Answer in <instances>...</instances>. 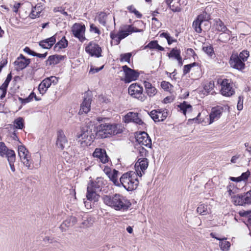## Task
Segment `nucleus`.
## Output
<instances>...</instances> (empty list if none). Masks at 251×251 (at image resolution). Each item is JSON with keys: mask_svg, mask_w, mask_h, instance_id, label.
I'll use <instances>...</instances> for the list:
<instances>
[{"mask_svg": "<svg viewBox=\"0 0 251 251\" xmlns=\"http://www.w3.org/2000/svg\"><path fill=\"white\" fill-rule=\"evenodd\" d=\"M102 200L105 204L116 211H126L131 205V203L129 200L119 194L104 195L102 197Z\"/></svg>", "mask_w": 251, "mask_h": 251, "instance_id": "obj_1", "label": "nucleus"}, {"mask_svg": "<svg viewBox=\"0 0 251 251\" xmlns=\"http://www.w3.org/2000/svg\"><path fill=\"white\" fill-rule=\"evenodd\" d=\"M137 176H142L141 171L137 170V173L130 171L124 174L120 178V185L128 191L135 190L139 184Z\"/></svg>", "mask_w": 251, "mask_h": 251, "instance_id": "obj_2", "label": "nucleus"}, {"mask_svg": "<svg viewBox=\"0 0 251 251\" xmlns=\"http://www.w3.org/2000/svg\"><path fill=\"white\" fill-rule=\"evenodd\" d=\"M120 126L117 124H102L97 126L96 136L97 138H106L122 132Z\"/></svg>", "mask_w": 251, "mask_h": 251, "instance_id": "obj_3", "label": "nucleus"}, {"mask_svg": "<svg viewBox=\"0 0 251 251\" xmlns=\"http://www.w3.org/2000/svg\"><path fill=\"white\" fill-rule=\"evenodd\" d=\"M231 201L235 205L247 206L251 204V190L231 197Z\"/></svg>", "mask_w": 251, "mask_h": 251, "instance_id": "obj_4", "label": "nucleus"}, {"mask_svg": "<svg viewBox=\"0 0 251 251\" xmlns=\"http://www.w3.org/2000/svg\"><path fill=\"white\" fill-rule=\"evenodd\" d=\"M91 132V130L87 126H83L81 128L80 133L77 135V139L81 146H87L91 144L92 139Z\"/></svg>", "mask_w": 251, "mask_h": 251, "instance_id": "obj_5", "label": "nucleus"}, {"mask_svg": "<svg viewBox=\"0 0 251 251\" xmlns=\"http://www.w3.org/2000/svg\"><path fill=\"white\" fill-rule=\"evenodd\" d=\"M143 87L137 83L131 84L128 88V94L141 101L147 99V97L143 93Z\"/></svg>", "mask_w": 251, "mask_h": 251, "instance_id": "obj_6", "label": "nucleus"}, {"mask_svg": "<svg viewBox=\"0 0 251 251\" xmlns=\"http://www.w3.org/2000/svg\"><path fill=\"white\" fill-rule=\"evenodd\" d=\"M18 155L24 165L29 169L32 163L31 160L29 152L25 146L21 145L18 147Z\"/></svg>", "mask_w": 251, "mask_h": 251, "instance_id": "obj_7", "label": "nucleus"}, {"mask_svg": "<svg viewBox=\"0 0 251 251\" xmlns=\"http://www.w3.org/2000/svg\"><path fill=\"white\" fill-rule=\"evenodd\" d=\"M122 69L125 75L124 81L126 83H129L132 81L135 80L139 76V73L137 71L131 69L127 65L123 66Z\"/></svg>", "mask_w": 251, "mask_h": 251, "instance_id": "obj_8", "label": "nucleus"}, {"mask_svg": "<svg viewBox=\"0 0 251 251\" xmlns=\"http://www.w3.org/2000/svg\"><path fill=\"white\" fill-rule=\"evenodd\" d=\"M209 19L210 15L205 12H203L198 15L193 23V27L195 31L197 33H201L202 31L201 25L202 23L208 21Z\"/></svg>", "mask_w": 251, "mask_h": 251, "instance_id": "obj_9", "label": "nucleus"}, {"mask_svg": "<svg viewBox=\"0 0 251 251\" xmlns=\"http://www.w3.org/2000/svg\"><path fill=\"white\" fill-rule=\"evenodd\" d=\"M56 146L57 148L61 150L69 147L68 141L64 131L62 130H59L57 132Z\"/></svg>", "mask_w": 251, "mask_h": 251, "instance_id": "obj_10", "label": "nucleus"}, {"mask_svg": "<svg viewBox=\"0 0 251 251\" xmlns=\"http://www.w3.org/2000/svg\"><path fill=\"white\" fill-rule=\"evenodd\" d=\"M136 140L140 146L151 147V140L149 135L145 131L141 132L136 136Z\"/></svg>", "mask_w": 251, "mask_h": 251, "instance_id": "obj_11", "label": "nucleus"}, {"mask_svg": "<svg viewBox=\"0 0 251 251\" xmlns=\"http://www.w3.org/2000/svg\"><path fill=\"white\" fill-rule=\"evenodd\" d=\"M85 30V27L84 25L77 23L75 24L72 28V31L74 36L78 38L81 42L85 39L84 36Z\"/></svg>", "mask_w": 251, "mask_h": 251, "instance_id": "obj_12", "label": "nucleus"}, {"mask_svg": "<svg viewBox=\"0 0 251 251\" xmlns=\"http://www.w3.org/2000/svg\"><path fill=\"white\" fill-rule=\"evenodd\" d=\"M221 92L223 96L230 97L235 93L232 85L230 84L228 79H224L221 84Z\"/></svg>", "mask_w": 251, "mask_h": 251, "instance_id": "obj_13", "label": "nucleus"}, {"mask_svg": "<svg viewBox=\"0 0 251 251\" xmlns=\"http://www.w3.org/2000/svg\"><path fill=\"white\" fill-rule=\"evenodd\" d=\"M148 114L155 122L163 121L168 115L166 110L161 111L159 109L152 110Z\"/></svg>", "mask_w": 251, "mask_h": 251, "instance_id": "obj_14", "label": "nucleus"}, {"mask_svg": "<svg viewBox=\"0 0 251 251\" xmlns=\"http://www.w3.org/2000/svg\"><path fill=\"white\" fill-rule=\"evenodd\" d=\"M30 63V59L26 58L23 54H21L15 61L14 64L15 69L17 71H21L25 68Z\"/></svg>", "mask_w": 251, "mask_h": 251, "instance_id": "obj_15", "label": "nucleus"}, {"mask_svg": "<svg viewBox=\"0 0 251 251\" xmlns=\"http://www.w3.org/2000/svg\"><path fill=\"white\" fill-rule=\"evenodd\" d=\"M85 51L91 56L97 57L101 56V49L99 45L90 43L85 48Z\"/></svg>", "mask_w": 251, "mask_h": 251, "instance_id": "obj_16", "label": "nucleus"}, {"mask_svg": "<svg viewBox=\"0 0 251 251\" xmlns=\"http://www.w3.org/2000/svg\"><path fill=\"white\" fill-rule=\"evenodd\" d=\"M93 156L103 164L108 162L109 159L105 150L101 148H96L93 153Z\"/></svg>", "mask_w": 251, "mask_h": 251, "instance_id": "obj_17", "label": "nucleus"}, {"mask_svg": "<svg viewBox=\"0 0 251 251\" xmlns=\"http://www.w3.org/2000/svg\"><path fill=\"white\" fill-rule=\"evenodd\" d=\"M229 63L233 68L236 69L241 70L245 68V63L243 62L238 57V54H233L231 55Z\"/></svg>", "mask_w": 251, "mask_h": 251, "instance_id": "obj_18", "label": "nucleus"}, {"mask_svg": "<svg viewBox=\"0 0 251 251\" xmlns=\"http://www.w3.org/2000/svg\"><path fill=\"white\" fill-rule=\"evenodd\" d=\"M223 110L224 108L221 106H218L212 108L211 112L209 115V124H211L215 121L218 120L221 117Z\"/></svg>", "mask_w": 251, "mask_h": 251, "instance_id": "obj_19", "label": "nucleus"}, {"mask_svg": "<svg viewBox=\"0 0 251 251\" xmlns=\"http://www.w3.org/2000/svg\"><path fill=\"white\" fill-rule=\"evenodd\" d=\"M103 185V178L100 177L97 178L94 181H91V182L88 183L87 187L96 191L100 192L101 191Z\"/></svg>", "mask_w": 251, "mask_h": 251, "instance_id": "obj_20", "label": "nucleus"}, {"mask_svg": "<svg viewBox=\"0 0 251 251\" xmlns=\"http://www.w3.org/2000/svg\"><path fill=\"white\" fill-rule=\"evenodd\" d=\"M125 118L127 122H133L139 125L144 124L138 113L129 112L126 115Z\"/></svg>", "mask_w": 251, "mask_h": 251, "instance_id": "obj_21", "label": "nucleus"}, {"mask_svg": "<svg viewBox=\"0 0 251 251\" xmlns=\"http://www.w3.org/2000/svg\"><path fill=\"white\" fill-rule=\"evenodd\" d=\"M55 35H53L49 38L40 41L39 45L43 49H50L55 43Z\"/></svg>", "mask_w": 251, "mask_h": 251, "instance_id": "obj_22", "label": "nucleus"}, {"mask_svg": "<svg viewBox=\"0 0 251 251\" xmlns=\"http://www.w3.org/2000/svg\"><path fill=\"white\" fill-rule=\"evenodd\" d=\"M91 99L89 97H84L83 101L81 104L80 108L79 111V114L87 113L90 110Z\"/></svg>", "mask_w": 251, "mask_h": 251, "instance_id": "obj_23", "label": "nucleus"}, {"mask_svg": "<svg viewBox=\"0 0 251 251\" xmlns=\"http://www.w3.org/2000/svg\"><path fill=\"white\" fill-rule=\"evenodd\" d=\"M148 166L149 161L147 158H139L135 165V168H137L136 171L137 172V170L141 171L144 173Z\"/></svg>", "mask_w": 251, "mask_h": 251, "instance_id": "obj_24", "label": "nucleus"}, {"mask_svg": "<svg viewBox=\"0 0 251 251\" xmlns=\"http://www.w3.org/2000/svg\"><path fill=\"white\" fill-rule=\"evenodd\" d=\"M77 222V219L75 217H70L65 220L60 225V228L61 231H65L69 227L72 226Z\"/></svg>", "mask_w": 251, "mask_h": 251, "instance_id": "obj_25", "label": "nucleus"}, {"mask_svg": "<svg viewBox=\"0 0 251 251\" xmlns=\"http://www.w3.org/2000/svg\"><path fill=\"white\" fill-rule=\"evenodd\" d=\"M65 56L59 54H55L50 56L48 59L46 61L47 65H55L60 62V61L64 60Z\"/></svg>", "mask_w": 251, "mask_h": 251, "instance_id": "obj_26", "label": "nucleus"}, {"mask_svg": "<svg viewBox=\"0 0 251 251\" xmlns=\"http://www.w3.org/2000/svg\"><path fill=\"white\" fill-rule=\"evenodd\" d=\"M98 192V191L87 187L86 194L87 200L93 201L94 202L98 201L100 196L97 194Z\"/></svg>", "mask_w": 251, "mask_h": 251, "instance_id": "obj_27", "label": "nucleus"}, {"mask_svg": "<svg viewBox=\"0 0 251 251\" xmlns=\"http://www.w3.org/2000/svg\"><path fill=\"white\" fill-rule=\"evenodd\" d=\"M144 84L146 93L150 97L154 96L157 93L156 89L150 82L145 81Z\"/></svg>", "mask_w": 251, "mask_h": 251, "instance_id": "obj_28", "label": "nucleus"}, {"mask_svg": "<svg viewBox=\"0 0 251 251\" xmlns=\"http://www.w3.org/2000/svg\"><path fill=\"white\" fill-rule=\"evenodd\" d=\"M214 21L215 23L214 24V26L217 31L225 32L229 30L220 19H216Z\"/></svg>", "mask_w": 251, "mask_h": 251, "instance_id": "obj_29", "label": "nucleus"}, {"mask_svg": "<svg viewBox=\"0 0 251 251\" xmlns=\"http://www.w3.org/2000/svg\"><path fill=\"white\" fill-rule=\"evenodd\" d=\"M130 34L128 28L126 27V25H124L118 32V44L120 43L121 40L124 39Z\"/></svg>", "mask_w": 251, "mask_h": 251, "instance_id": "obj_30", "label": "nucleus"}, {"mask_svg": "<svg viewBox=\"0 0 251 251\" xmlns=\"http://www.w3.org/2000/svg\"><path fill=\"white\" fill-rule=\"evenodd\" d=\"M68 46V41L66 39L65 37L58 41L54 46L53 49L55 51H59L60 49L65 48Z\"/></svg>", "mask_w": 251, "mask_h": 251, "instance_id": "obj_31", "label": "nucleus"}, {"mask_svg": "<svg viewBox=\"0 0 251 251\" xmlns=\"http://www.w3.org/2000/svg\"><path fill=\"white\" fill-rule=\"evenodd\" d=\"M43 10V7L42 5H35L32 7L31 12L29 15L32 19H35L37 17H39V15Z\"/></svg>", "mask_w": 251, "mask_h": 251, "instance_id": "obj_32", "label": "nucleus"}, {"mask_svg": "<svg viewBox=\"0 0 251 251\" xmlns=\"http://www.w3.org/2000/svg\"><path fill=\"white\" fill-rule=\"evenodd\" d=\"M119 172L115 169H113V171L111 172L107 176L111 180L114 185L120 186V183L119 182L118 180V174Z\"/></svg>", "mask_w": 251, "mask_h": 251, "instance_id": "obj_33", "label": "nucleus"}, {"mask_svg": "<svg viewBox=\"0 0 251 251\" xmlns=\"http://www.w3.org/2000/svg\"><path fill=\"white\" fill-rule=\"evenodd\" d=\"M202 50L211 58H213L215 56L214 49L211 45L209 44L206 45V46H203L202 47Z\"/></svg>", "mask_w": 251, "mask_h": 251, "instance_id": "obj_34", "label": "nucleus"}, {"mask_svg": "<svg viewBox=\"0 0 251 251\" xmlns=\"http://www.w3.org/2000/svg\"><path fill=\"white\" fill-rule=\"evenodd\" d=\"M231 31L229 30L219 34L218 40L222 43H226L230 39Z\"/></svg>", "mask_w": 251, "mask_h": 251, "instance_id": "obj_35", "label": "nucleus"}, {"mask_svg": "<svg viewBox=\"0 0 251 251\" xmlns=\"http://www.w3.org/2000/svg\"><path fill=\"white\" fill-rule=\"evenodd\" d=\"M178 107L184 115H186L187 112H191L192 110V106L186 101H183L180 103Z\"/></svg>", "mask_w": 251, "mask_h": 251, "instance_id": "obj_36", "label": "nucleus"}, {"mask_svg": "<svg viewBox=\"0 0 251 251\" xmlns=\"http://www.w3.org/2000/svg\"><path fill=\"white\" fill-rule=\"evenodd\" d=\"M169 58H174L176 60L180 59V50L176 48H173L169 53H168Z\"/></svg>", "mask_w": 251, "mask_h": 251, "instance_id": "obj_37", "label": "nucleus"}, {"mask_svg": "<svg viewBox=\"0 0 251 251\" xmlns=\"http://www.w3.org/2000/svg\"><path fill=\"white\" fill-rule=\"evenodd\" d=\"M4 156H5L7 158L8 162L15 161L16 154L14 151L12 150L9 149L5 153Z\"/></svg>", "mask_w": 251, "mask_h": 251, "instance_id": "obj_38", "label": "nucleus"}, {"mask_svg": "<svg viewBox=\"0 0 251 251\" xmlns=\"http://www.w3.org/2000/svg\"><path fill=\"white\" fill-rule=\"evenodd\" d=\"M207 207V205L201 204L197 208V211L200 214L205 215L208 213Z\"/></svg>", "mask_w": 251, "mask_h": 251, "instance_id": "obj_39", "label": "nucleus"}, {"mask_svg": "<svg viewBox=\"0 0 251 251\" xmlns=\"http://www.w3.org/2000/svg\"><path fill=\"white\" fill-rule=\"evenodd\" d=\"M15 128L18 129H23L24 127V121L23 118L19 117L15 120L14 122Z\"/></svg>", "mask_w": 251, "mask_h": 251, "instance_id": "obj_40", "label": "nucleus"}, {"mask_svg": "<svg viewBox=\"0 0 251 251\" xmlns=\"http://www.w3.org/2000/svg\"><path fill=\"white\" fill-rule=\"evenodd\" d=\"M138 153L141 158H146L149 156V151L142 146L138 147Z\"/></svg>", "mask_w": 251, "mask_h": 251, "instance_id": "obj_41", "label": "nucleus"}, {"mask_svg": "<svg viewBox=\"0 0 251 251\" xmlns=\"http://www.w3.org/2000/svg\"><path fill=\"white\" fill-rule=\"evenodd\" d=\"M34 98L36 100H39L37 98L36 95L34 94V93L32 92L29 96L25 98V99H22L21 98H19V100H21L22 102L23 103H26L27 102H30L33 99V98Z\"/></svg>", "mask_w": 251, "mask_h": 251, "instance_id": "obj_42", "label": "nucleus"}, {"mask_svg": "<svg viewBox=\"0 0 251 251\" xmlns=\"http://www.w3.org/2000/svg\"><path fill=\"white\" fill-rule=\"evenodd\" d=\"M106 17L107 15L105 13L103 12H100L98 16L99 22L103 25H105L106 24Z\"/></svg>", "mask_w": 251, "mask_h": 251, "instance_id": "obj_43", "label": "nucleus"}, {"mask_svg": "<svg viewBox=\"0 0 251 251\" xmlns=\"http://www.w3.org/2000/svg\"><path fill=\"white\" fill-rule=\"evenodd\" d=\"M238 56L239 58L244 63L247 61L249 56V52L247 50H243L240 53L239 55H238Z\"/></svg>", "mask_w": 251, "mask_h": 251, "instance_id": "obj_44", "label": "nucleus"}, {"mask_svg": "<svg viewBox=\"0 0 251 251\" xmlns=\"http://www.w3.org/2000/svg\"><path fill=\"white\" fill-rule=\"evenodd\" d=\"M131 55L132 54L130 52L121 54L120 55V61H126L129 63Z\"/></svg>", "mask_w": 251, "mask_h": 251, "instance_id": "obj_45", "label": "nucleus"}, {"mask_svg": "<svg viewBox=\"0 0 251 251\" xmlns=\"http://www.w3.org/2000/svg\"><path fill=\"white\" fill-rule=\"evenodd\" d=\"M8 85L9 84L4 82V83L0 87V91L1 92V94L0 96L1 99H3L5 97L7 92V88Z\"/></svg>", "mask_w": 251, "mask_h": 251, "instance_id": "obj_46", "label": "nucleus"}, {"mask_svg": "<svg viewBox=\"0 0 251 251\" xmlns=\"http://www.w3.org/2000/svg\"><path fill=\"white\" fill-rule=\"evenodd\" d=\"M9 149L5 146L3 142H0V156L4 157Z\"/></svg>", "mask_w": 251, "mask_h": 251, "instance_id": "obj_47", "label": "nucleus"}, {"mask_svg": "<svg viewBox=\"0 0 251 251\" xmlns=\"http://www.w3.org/2000/svg\"><path fill=\"white\" fill-rule=\"evenodd\" d=\"M127 9L130 12L134 13L137 18H141L142 17V15L133 5L128 6Z\"/></svg>", "mask_w": 251, "mask_h": 251, "instance_id": "obj_48", "label": "nucleus"}, {"mask_svg": "<svg viewBox=\"0 0 251 251\" xmlns=\"http://www.w3.org/2000/svg\"><path fill=\"white\" fill-rule=\"evenodd\" d=\"M230 244L229 242L223 240L220 243V246L223 251L227 250L230 247Z\"/></svg>", "mask_w": 251, "mask_h": 251, "instance_id": "obj_49", "label": "nucleus"}, {"mask_svg": "<svg viewBox=\"0 0 251 251\" xmlns=\"http://www.w3.org/2000/svg\"><path fill=\"white\" fill-rule=\"evenodd\" d=\"M196 64L197 63L196 62H194L191 64L184 65L183 70V75H186L189 73L192 67L196 66Z\"/></svg>", "mask_w": 251, "mask_h": 251, "instance_id": "obj_50", "label": "nucleus"}, {"mask_svg": "<svg viewBox=\"0 0 251 251\" xmlns=\"http://www.w3.org/2000/svg\"><path fill=\"white\" fill-rule=\"evenodd\" d=\"M126 27L128 28L129 31L130 33H132V32H141L144 30L142 29H138L136 27L133 26L131 25H126Z\"/></svg>", "mask_w": 251, "mask_h": 251, "instance_id": "obj_51", "label": "nucleus"}, {"mask_svg": "<svg viewBox=\"0 0 251 251\" xmlns=\"http://www.w3.org/2000/svg\"><path fill=\"white\" fill-rule=\"evenodd\" d=\"M157 43L158 42L156 40L151 41L147 45L145 46L143 49H146L147 48L150 49H155Z\"/></svg>", "mask_w": 251, "mask_h": 251, "instance_id": "obj_52", "label": "nucleus"}, {"mask_svg": "<svg viewBox=\"0 0 251 251\" xmlns=\"http://www.w3.org/2000/svg\"><path fill=\"white\" fill-rule=\"evenodd\" d=\"M93 224V221L91 218H88L87 220H84L81 224V227H88L91 226Z\"/></svg>", "mask_w": 251, "mask_h": 251, "instance_id": "obj_53", "label": "nucleus"}, {"mask_svg": "<svg viewBox=\"0 0 251 251\" xmlns=\"http://www.w3.org/2000/svg\"><path fill=\"white\" fill-rule=\"evenodd\" d=\"M243 100L244 97L243 96H240L238 97V101L237 105V108L238 110H241L243 108Z\"/></svg>", "mask_w": 251, "mask_h": 251, "instance_id": "obj_54", "label": "nucleus"}, {"mask_svg": "<svg viewBox=\"0 0 251 251\" xmlns=\"http://www.w3.org/2000/svg\"><path fill=\"white\" fill-rule=\"evenodd\" d=\"M214 87V83L213 81H210L208 84L205 85L204 89L209 93Z\"/></svg>", "mask_w": 251, "mask_h": 251, "instance_id": "obj_55", "label": "nucleus"}, {"mask_svg": "<svg viewBox=\"0 0 251 251\" xmlns=\"http://www.w3.org/2000/svg\"><path fill=\"white\" fill-rule=\"evenodd\" d=\"M47 89L48 88L44 84H43L42 82H41V83L39 85L38 90L40 94H44L46 92Z\"/></svg>", "mask_w": 251, "mask_h": 251, "instance_id": "obj_56", "label": "nucleus"}, {"mask_svg": "<svg viewBox=\"0 0 251 251\" xmlns=\"http://www.w3.org/2000/svg\"><path fill=\"white\" fill-rule=\"evenodd\" d=\"M251 173L249 171H247L246 172L243 173L240 176V179H242V181H245L248 179Z\"/></svg>", "mask_w": 251, "mask_h": 251, "instance_id": "obj_57", "label": "nucleus"}, {"mask_svg": "<svg viewBox=\"0 0 251 251\" xmlns=\"http://www.w3.org/2000/svg\"><path fill=\"white\" fill-rule=\"evenodd\" d=\"M103 68V66H101L100 68H94L93 67H91L90 70L89 71V74H94L96 73H98V72H99L100 71L102 70Z\"/></svg>", "mask_w": 251, "mask_h": 251, "instance_id": "obj_58", "label": "nucleus"}, {"mask_svg": "<svg viewBox=\"0 0 251 251\" xmlns=\"http://www.w3.org/2000/svg\"><path fill=\"white\" fill-rule=\"evenodd\" d=\"M24 51L27 53V54L31 55L33 56H34L35 53L34 51L30 50V49L29 47H26L24 49Z\"/></svg>", "mask_w": 251, "mask_h": 251, "instance_id": "obj_59", "label": "nucleus"}, {"mask_svg": "<svg viewBox=\"0 0 251 251\" xmlns=\"http://www.w3.org/2000/svg\"><path fill=\"white\" fill-rule=\"evenodd\" d=\"M161 85L163 89L168 90L169 88V86L171 85V84L168 82L164 81L161 82Z\"/></svg>", "mask_w": 251, "mask_h": 251, "instance_id": "obj_60", "label": "nucleus"}, {"mask_svg": "<svg viewBox=\"0 0 251 251\" xmlns=\"http://www.w3.org/2000/svg\"><path fill=\"white\" fill-rule=\"evenodd\" d=\"M90 30L94 31L95 33L98 34H100V31L98 29V28L94 24H91L90 25Z\"/></svg>", "mask_w": 251, "mask_h": 251, "instance_id": "obj_61", "label": "nucleus"}, {"mask_svg": "<svg viewBox=\"0 0 251 251\" xmlns=\"http://www.w3.org/2000/svg\"><path fill=\"white\" fill-rule=\"evenodd\" d=\"M48 78H49L51 84L53 83L54 85H55L58 82V78L55 76H52Z\"/></svg>", "mask_w": 251, "mask_h": 251, "instance_id": "obj_62", "label": "nucleus"}, {"mask_svg": "<svg viewBox=\"0 0 251 251\" xmlns=\"http://www.w3.org/2000/svg\"><path fill=\"white\" fill-rule=\"evenodd\" d=\"M43 84H44L47 88H49L51 85L50 83V81L49 78L48 77L44 79L42 81Z\"/></svg>", "mask_w": 251, "mask_h": 251, "instance_id": "obj_63", "label": "nucleus"}, {"mask_svg": "<svg viewBox=\"0 0 251 251\" xmlns=\"http://www.w3.org/2000/svg\"><path fill=\"white\" fill-rule=\"evenodd\" d=\"M21 4L20 2L15 3L13 7V11L17 13L18 11V9L20 8Z\"/></svg>", "mask_w": 251, "mask_h": 251, "instance_id": "obj_64", "label": "nucleus"}]
</instances>
